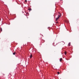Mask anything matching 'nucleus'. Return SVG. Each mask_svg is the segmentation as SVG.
I'll use <instances>...</instances> for the list:
<instances>
[{
    "mask_svg": "<svg viewBox=\"0 0 79 79\" xmlns=\"http://www.w3.org/2000/svg\"><path fill=\"white\" fill-rule=\"evenodd\" d=\"M59 14H60L59 15H58V16L57 17L59 19L60 17H61V14H60V13H59Z\"/></svg>",
    "mask_w": 79,
    "mask_h": 79,
    "instance_id": "obj_1",
    "label": "nucleus"
},
{
    "mask_svg": "<svg viewBox=\"0 0 79 79\" xmlns=\"http://www.w3.org/2000/svg\"><path fill=\"white\" fill-rule=\"evenodd\" d=\"M45 42V40H41V43H44Z\"/></svg>",
    "mask_w": 79,
    "mask_h": 79,
    "instance_id": "obj_2",
    "label": "nucleus"
},
{
    "mask_svg": "<svg viewBox=\"0 0 79 79\" xmlns=\"http://www.w3.org/2000/svg\"><path fill=\"white\" fill-rule=\"evenodd\" d=\"M32 54H31L30 56V58H32Z\"/></svg>",
    "mask_w": 79,
    "mask_h": 79,
    "instance_id": "obj_3",
    "label": "nucleus"
},
{
    "mask_svg": "<svg viewBox=\"0 0 79 79\" xmlns=\"http://www.w3.org/2000/svg\"><path fill=\"white\" fill-rule=\"evenodd\" d=\"M62 60H63V59L62 58H60V62H61V61H62Z\"/></svg>",
    "mask_w": 79,
    "mask_h": 79,
    "instance_id": "obj_4",
    "label": "nucleus"
},
{
    "mask_svg": "<svg viewBox=\"0 0 79 79\" xmlns=\"http://www.w3.org/2000/svg\"><path fill=\"white\" fill-rule=\"evenodd\" d=\"M59 18H58V17L56 18V21H58V19Z\"/></svg>",
    "mask_w": 79,
    "mask_h": 79,
    "instance_id": "obj_5",
    "label": "nucleus"
},
{
    "mask_svg": "<svg viewBox=\"0 0 79 79\" xmlns=\"http://www.w3.org/2000/svg\"><path fill=\"white\" fill-rule=\"evenodd\" d=\"M13 54L14 55H15L16 54V52H13Z\"/></svg>",
    "mask_w": 79,
    "mask_h": 79,
    "instance_id": "obj_6",
    "label": "nucleus"
},
{
    "mask_svg": "<svg viewBox=\"0 0 79 79\" xmlns=\"http://www.w3.org/2000/svg\"><path fill=\"white\" fill-rule=\"evenodd\" d=\"M28 10H29V11H31L32 10V9H31V8H29L28 9Z\"/></svg>",
    "mask_w": 79,
    "mask_h": 79,
    "instance_id": "obj_7",
    "label": "nucleus"
},
{
    "mask_svg": "<svg viewBox=\"0 0 79 79\" xmlns=\"http://www.w3.org/2000/svg\"><path fill=\"white\" fill-rule=\"evenodd\" d=\"M67 53L65 51L64 52V54H65V55H66Z\"/></svg>",
    "mask_w": 79,
    "mask_h": 79,
    "instance_id": "obj_8",
    "label": "nucleus"
},
{
    "mask_svg": "<svg viewBox=\"0 0 79 79\" xmlns=\"http://www.w3.org/2000/svg\"><path fill=\"white\" fill-rule=\"evenodd\" d=\"M70 45H71V43H69V46H70Z\"/></svg>",
    "mask_w": 79,
    "mask_h": 79,
    "instance_id": "obj_9",
    "label": "nucleus"
},
{
    "mask_svg": "<svg viewBox=\"0 0 79 79\" xmlns=\"http://www.w3.org/2000/svg\"><path fill=\"white\" fill-rule=\"evenodd\" d=\"M0 31H2V28L1 27H0Z\"/></svg>",
    "mask_w": 79,
    "mask_h": 79,
    "instance_id": "obj_10",
    "label": "nucleus"
},
{
    "mask_svg": "<svg viewBox=\"0 0 79 79\" xmlns=\"http://www.w3.org/2000/svg\"><path fill=\"white\" fill-rule=\"evenodd\" d=\"M60 72H57V74H60Z\"/></svg>",
    "mask_w": 79,
    "mask_h": 79,
    "instance_id": "obj_11",
    "label": "nucleus"
},
{
    "mask_svg": "<svg viewBox=\"0 0 79 79\" xmlns=\"http://www.w3.org/2000/svg\"><path fill=\"white\" fill-rule=\"evenodd\" d=\"M27 15H29V13H27Z\"/></svg>",
    "mask_w": 79,
    "mask_h": 79,
    "instance_id": "obj_12",
    "label": "nucleus"
},
{
    "mask_svg": "<svg viewBox=\"0 0 79 79\" xmlns=\"http://www.w3.org/2000/svg\"><path fill=\"white\" fill-rule=\"evenodd\" d=\"M56 24L58 23V22H56Z\"/></svg>",
    "mask_w": 79,
    "mask_h": 79,
    "instance_id": "obj_13",
    "label": "nucleus"
},
{
    "mask_svg": "<svg viewBox=\"0 0 79 79\" xmlns=\"http://www.w3.org/2000/svg\"><path fill=\"white\" fill-rule=\"evenodd\" d=\"M25 2H27V0H25Z\"/></svg>",
    "mask_w": 79,
    "mask_h": 79,
    "instance_id": "obj_14",
    "label": "nucleus"
},
{
    "mask_svg": "<svg viewBox=\"0 0 79 79\" xmlns=\"http://www.w3.org/2000/svg\"><path fill=\"white\" fill-rule=\"evenodd\" d=\"M77 21H79V19H77Z\"/></svg>",
    "mask_w": 79,
    "mask_h": 79,
    "instance_id": "obj_15",
    "label": "nucleus"
}]
</instances>
